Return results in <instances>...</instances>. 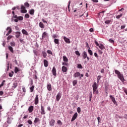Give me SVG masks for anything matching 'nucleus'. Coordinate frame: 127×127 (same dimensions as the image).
Listing matches in <instances>:
<instances>
[{
	"label": "nucleus",
	"instance_id": "obj_59",
	"mask_svg": "<svg viewBox=\"0 0 127 127\" xmlns=\"http://www.w3.org/2000/svg\"><path fill=\"white\" fill-rule=\"evenodd\" d=\"M95 43L96 46H98V47L100 46V44H99V43H98V42H97L96 41H95Z\"/></svg>",
	"mask_w": 127,
	"mask_h": 127
},
{
	"label": "nucleus",
	"instance_id": "obj_44",
	"mask_svg": "<svg viewBox=\"0 0 127 127\" xmlns=\"http://www.w3.org/2000/svg\"><path fill=\"white\" fill-rule=\"evenodd\" d=\"M10 45L12 47H14V46H15V43L14 42H10Z\"/></svg>",
	"mask_w": 127,
	"mask_h": 127
},
{
	"label": "nucleus",
	"instance_id": "obj_43",
	"mask_svg": "<svg viewBox=\"0 0 127 127\" xmlns=\"http://www.w3.org/2000/svg\"><path fill=\"white\" fill-rule=\"evenodd\" d=\"M77 83V80H74L72 81L73 86H76Z\"/></svg>",
	"mask_w": 127,
	"mask_h": 127
},
{
	"label": "nucleus",
	"instance_id": "obj_31",
	"mask_svg": "<svg viewBox=\"0 0 127 127\" xmlns=\"http://www.w3.org/2000/svg\"><path fill=\"white\" fill-rule=\"evenodd\" d=\"M54 42H55V44H57L58 45H59V39H55Z\"/></svg>",
	"mask_w": 127,
	"mask_h": 127
},
{
	"label": "nucleus",
	"instance_id": "obj_58",
	"mask_svg": "<svg viewBox=\"0 0 127 127\" xmlns=\"http://www.w3.org/2000/svg\"><path fill=\"white\" fill-rule=\"evenodd\" d=\"M58 36V35H56V34H54L52 36L53 38H57V37Z\"/></svg>",
	"mask_w": 127,
	"mask_h": 127
},
{
	"label": "nucleus",
	"instance_id": "obj_11",
	"mask_svg": "<svg viewBox=\"0 0 127 127\" xmlns=\"http://www.w3.org/2000/svg\"><path fill=\"white\" fill-rule=\"evenodd\" d=\"M49 125L50 127H54V125H55V120H54V119H51L49 121Z\"/></svg>",
	"mask_w": 127,
	"mask_h": 127
},
{
	"label": "nucleus",
	"instance_id": "obj_3",
	"mask_svg": "<svg viewBox=\"0 0 127 127\" xmlns=\"http://www.w3.org/2000/svg\"><path fill=\"white\" fill-rule=\"evenodd\" d=\"M98 84H97V82H94L93 84L92 85V88H93V94L94 95H97V94H99V90H98Z\"/></svg>",
	"mask_w": 127,
	"mask_h": 127
},
{
	"label": "nucleus",
	"instance_id": "obj_49",
	"mask_svg": "<svg viewBox=\"0 0 127 127\" xmlns=\"http://www.w3.org/2000/svg\"><path fill=\"white\" fill-rule=\"evenodd\" d=\"M109 41L110 43H112V44H114V43H115V41H114V40L109 39Z\"/></svg>",
	"mask_w": 127,
	"mask_h": 127
},
{
	"label": "nucleus",
	"instance_id": "obj_5",
	"mask_svg": "<svg viewBox=\"0 0 127 127\" xmlns=\"http://www.w3.org/2000/svg\"><path fill=\"white\" fill-rule=\"evenodd\" d=\"M73 77L74 78H78V77H79V79H81V77H84V74H80V72L77 71L73 74Z\"/></svg>",
	"mask_w": 127,
	"mask_h": 127
},
{
	"label": "nucleus",
	"instance_id": "obj_21",
	"mask_svg": "<svg viewBox=\"0 0 127 127\" xmlns=\"http://www.w3.org/2000/svg\"><path fill=\"white\" fill-rule=\"evenodd\" d=\"M62 70L63 72H66L67 71H68V69L67 68V67L65 66H63L62 67Z\"/></svg>",
	"mask_w": 127,
	"mask_h": 127
},
{
	"label": "nucleus",
	"instance_id": "obj_62",
	"mask_svg": "<svg viewBox=\"0 0 127 127\" xmlns=\"http://www.w3.org/2000/svg\"><path fill=\"white\" fill-rule=\"evenodd\" d=\"M22 90H23V92H24V93H25V92H26V89H25V87H23Z\"/></svg>",
	"mask_w": 127,
	"mask_h": 127
},
{
	"label": "nucleus",
	"instance_id": "obj_34",
	"mask_svg": "<svg viewBox=\"0 0 127 127\" xmlns=\"http://www.w3.org/2000/svg\"><path fill=\"white\" fill-rule=\"evenodd\" d=\"M105 23L106 24H110V23H112V20H107L105 21Z\"/></svg>",
	"mask_w": 127,
	"mask_h": 127
},
{
	"label": "nucleus",
	"instance_id": "obj_10",
	"mask_svg": "<svg viewBox=\"0 0 127 127\" xmlns=\"http://www.w3.org/2000/svg\"><path fill=\"white\" fill-rule=\"evenodd\" d=\"M52 74L54 76H55V77H56L57 76V71H56V68L55 67V66H54L53 67V69L52 70Z\"/></svg>",
	"mask_w": 127,
	"mask_h": 127
},
{
	"label": "nucleus",
	"instance_id": "obj_57",
	"mask_svg": "<svg viewBox=\"0 0 127 127\" xmlns=\"http://www.w3.org/2000/svg\"><path fill=\"white\" fill-rule=\"evenodd\" d=\"M98 52L100 55L103 54V51H101L100 49H98Z\"/></svg>",
	"mask_w": 127,
	"mask_h": 127
},
{
	"label": "nucleus",
	"instance_id": "obj_8",
	"mask_svg": "<svg viewBox=\"0 0 127 127\" xmlns=\"http://www.w3.org/2000/svg\"><path fill=\"white\" fill-rule=\"evenodd\" d=\"M61 97H62V94H61L60 92H59L56 96V101H57V102H59V101H60V99H61Z\"/></svg>",
	"mask_w": 127,
	"mask_h": 127
},
{
	"label": "nucleus",
	"instance_id": "obj_56",
	"mask_svg": "<svg viewBox=\"0 0 127 127\" xmlns=\"http://www.w3.org/2000/svg\"><path fill=\"white\" fill-rule=\"evenodd\" d=\"M125 28H126V25L121 26V29H125Z\"/></svg>",
	"mask_w": 127,
	"mask_h": 127
},
{
	"label": "nucleus",
	"instance_id": "obj_7",
	"mask_svg": "<svg viewBox=\"0 0 127 127\" xmlns=\"http://www.w3.org/2000/svg\"><path fill=\"white\" fill-rule=\"evenodd\" d=\"M110 99H111L113 104H114V105H116V106H118V103H117L115 97L113 96V95H110Z\"/></svg>",
	"mask_w": 127,
	"mask_h": 127
},
{
	"label": "nucleus",
	"instance_id": "obj_33",
	"mask_svg": "<svg viewBox=\"0 0 127 127\" xmlns=\"http://www.w3.org/2000/svg\"><path fill=\"white\" fill-rule=\"evenodd\" d=\"M77 67L78 69H83V66H82V64H77Z\"/></svg>",
	"mask_w": 127,
	"mask_h": 127
},
{
	"label": "nucleus",
	"instance_id": "obj_27",
	"mask_svg": "<svg viewBox=\"0 0 127 127\" xmlns=\"http://www.w3.org/2000/svg\"><path fill=\"white\" fill-rule=\"evenodd\" d=\"M39 26L40 27V28H44V24L42 22H40L39 24Z\"/></svg>",
	"mask_w": 127,
	"mask_h": 127
},
{
	"label": "nucleus",
	"instance_id": "obj_19",
	"mask_svg": "<svg viewBox=\"0 0 127 127\" xmlns=\"http://www.w3.org/2000/svg\"><path fill=\"white\" fill-rule=\"evenodd\" d=\"M82 56L83 57V59H86L88 56L87 52H86V51H84L82 54Z\"/></svg>",
	"mask_w": 127,
	"mask_h": 127
},
{
	"label": "nucleus",
	"instance_id": "obj_20",
	"mask_svg": "<svg viewBox=\"0 0 127 127\" xmlns=\"http://www.w3.org/2000/svg\"><path fill=\"white\" fill-rule=\"evenodd\" d=\"M33 109H34L33 106H31L29 107L28 111L30 114L32 113V112H33Z\"/></svg>",
	"mask_w": 127,
	"mask_h": 127
},
{
	"label": "nucleus",
	"instance_id": "obj_61",
	"mask_svg": "<svg viewBox=\"0 0 127 127\" xmlns=\"http://www.w3.org/2000/svg\"><path fill=\"white\" fill-rule=\"evenodd\" d=\"M92 0V1H93V2H96V3L99 2V0Z\"/></svg>",
	"mask_w": 127,
	"mask_h": 127
},
{
	"label": "nucleus",
	"instance_id": "obj_37",
	"mask_svg": "<svg viewBox=\"0 0 127 127\" xmlns=\"http://www.w3.org/2000/svg\"><path fill=\"white\" fill-rule=\"evenodd\" d=\"M101 78H102V76L98 75L97 78V83H99L100 82V80H101Z\"/></svg>",
	"mask_w": 127,
	"mask_h": 127
},
{
	"label": "nucleus",
	"instance_id": "obj_29",
	"mask_svg": "<svg viewBox=\"0 0 127 127\" xmlns=\"http://www.w3.org/2000/svg\"><path fill=\"white\" fill-rule=\"evenodd\" d=\"M29 13L31 14V15H34V9H32L29 10Z\"/></svg>",
	"mask_w": 127,
	"mask_h": 127
},
{
	"label": "nucleus",
	"instance_id": "obj_48",
	"mask_svg": "<svg viewBox=\"0 0 127 127\" xmlns=\"http://www.w3.org/2000/svg\"><path fill=\"white\" fill-rule=\"evenodd\" d=\"M77 113H78V114H80V113H81V108L80 107L77 108Z\"/></svg>",
	"mask_w": 127,
	"mask_h": 127
},
{
	"label": "nucleus",
	"instance_id": "obj_55",
	"mask_svg": "<svg viewBox=\"0 0 127 127\" xmlns=\"http://www.w3.org/2000/svg\"><path fill=\"white\" fill-rule=\"evenodd\" d=\"M19 41L21 43H22L23 44H24L25 42H24V41H23V39H20L19 40Z\"/></svg>",
	"mask_w": 127,
	"mask_h": 127
},
{
	"label": "nucleus",
	"instance_id": "obj_6",
	"mask_svg": "<svg viewBox=\"0 0 127 127\" xmlns=\"http://www.w3.org/2000/svg\"><path fill=\"white\" fill-rule=\"evenodd\" d=\"M21 13H26L27 12V10L25 9V6L23 5H21Z\"/></svg>",
	"mask_w": 127,
	"mask_h": 127
},
{
	"label": "nucleus",
	"instance_id": "obj_9",
	"mask_svg": "<svg viewBox=\"0 0 127 127\" xmlns=\"http://www.w3.org/2000/svg\"><path fill=\"white\" fill-rule=\"evenodd\" d=\"M39 103V98L38 97V95L37 94L34 99V104L35 105H38Z\"/></svg>",
	"mask_w": 127,
	"mask_h": 127
},
{
	"label": "nucleus",
	"instance_id": "obj_26",
	"mask_svg": "<svg viewBox=\"0 0 127 127\" xmlns=\"http://www.w3.org/2000/svg\"><path fill=\"white\" fill-rule=\"evenodd\" d=\"M62 65L63 66H66L67 67H68L69 63H68V62H64L62 63Z\"/></svg>",
	"mask_w": 127,
	"mask_h": 127
},
{
	"label": "nucleus",
	"instance_id": "obj_60",
	"mask_svg": "<svg viewBox=\"0 0 127 127\" xmlns=\"http://www.w3.org/2000/svg\"><path fill=\"white\" fill-rule=\"evenodd\" d=\"M94 56L96 58H98L99 57V56H98V54H97V53H94Z\"/></svg>",
	"mask_w": 127,
	"mask_h": 127
},
{
	"label": "nucleus",
	"instance_id": "obj_1",
	"mask_svg": "<svg viewBox=\"0 0 127 127\" xmlns=\"http://www.w3.org/2000/svg\"><path fill=\"white\" fill-rule=\"evenodd\" d=\"M115 73L117 76L118 77L119 79L122 82V83H125L126 82V79H125V77H124V74L121 73L120 71L117 69L115 70Z\"/></svg>",
	"mask_w": 127,
	"mask_h": 127
},
{
	"label": "nucleus",
	"instance_id": "obj_35",
	"mask_svg": "<svg viewBox=\"0 0 127 127\" xmlns=\"http://www.w3.org/2000/svg\"><path fill=\"white\" fill-rule=\"evenodd\" d=\"M8 49L11 53H13V48H12L11 46H9L8 47Z\"/></svg>",
	"mask_w": 127,
	"mask_h": 127
},
{
	"label": "nucleus",
	"instance_id": "obj_32",
	"mask_svg": "<svg viewBox=\"0 0 127 127\" xmlns=\"http://www.w3.org/2000/svg\"><path fill=\"white\" fill-rule=\"evenodd\" d=\"M19 71H20V70L19 69V68H18L17 67H15V69H14V72L16 74V73H17L18 72H19Z\"/></svg>",
	"mask_w": 127,
	"mask_h": 127
},
{
	"label": "nucleus",
	"instance_id": "obj_14",
	"mask_svg": "<svg viewBox=\"0 0 127 127\" xmlns=\"http://www.w3.org/2000/svg\"><path fill=\"white\" fill-rule=\"evenodd\" d=\"M6 30H8L7 33L6 34V36L9 35V34H10V33H11L12 30L11 29V28H10V27H7Z\"/></svg>",
	"mask_w": 127,
	"mask_h": 127
},
{
	"label": "nucleus",
	"instance_id": "obj_41",
	"mask_svg": "<svg viewBox=\"0 0 127 127\" xmlns=\"http://www.w3.org/2000/svg\"><path fill=\"white\" fill-rule=\"evenodd\" d=\"M6 71H8V70H9V63L7 62L6 63Z\"/></svg>",
	"mask_w": 127,
	"mask_h": 127
},
{
	"label": "nucleus",
	"instance_id": "obj_45",
	"mask_svg": "<svg viewBox=\"0 0 127 127\" xmlns=\"http://www.w3.org/2000/svg\"><path fill=\"white\" fill-rule=\"evenodd\" d=\"M24 5L25 6H26V7H29L30 5H29V3H28V2H25L24 3Z\"/></svg>",
	"mask_w": 127,
	"mask_h": 127
},
{
	"label": "nucleus",
	"instance_id": "obj_24",
	"mask_svg": "<svg viewBox=\"0 0 127 127\" xmlns=\"http://www.w3.org/2000/svg\"><path fill=\"white\" fill-rule=\"evenodd\" d=\"M98 47H99L100 49H101V50H103V49H106V48L105 47V46H104V45L102 44H100L99 46Z\"/></svg>",
	"mask_w": 127,
	"mask_h": 127
},
{
	"label": "nucleus",
	"instance_id": "obj_17",
	"mask_svg": "<svg viewBox=\"0 0 127 127\" xmlns=\"http://www.w3.org/2000/svg\"><path fill=\"white\" fill-rule=\"evenodd\" d=\"M48 34L46 32H44L42 35V38L41 39H44L46 37H47Z\"/></svg>",
	"mask_w": 127,
	"mask_h": 127
},
{
	"label": "nucleus",
	"instance_id": "obj_64",
	"mask_svg": "<svg viewBox=\"0 0 127 127\" xmlns=\"http://www.w3.org/2000/svg\"><path fill=\"white\" fill-rule=\"evenodd\" d=\"M23 127V124H20L17 126V127Z\"/></svg>",
	"mask_w": 127,
	"mask_h": 127
},
{
	"label": "nucleus",
	"instance_id": "obj_25",
	"mask_svg": "<svg viewBox=\"0 0 127 127\" xmlns=\"http://www.w3.org/2000/svg\"><path fill=\"white\" fill-rule=\"evenodd\" d=\"M20 34H21L20 32H15V34H16L15 37L16 38H19V36H20Z\"/></svg>",
	"mask_w": 127,
	"mask_h": 127
},
{
	"label": "nucleus",
	"instance_id": "obj_42",
	"mask_svg": "<svg viewBox=\"0 0 127 127\" xmlns=\"http://www.w3.org/2000/svg\"><path fill=\"white\" fill-rule=\"evenodd\" d=\"M75 54H76V55H77V56H80L81 54H80V52H79V51H76L75 52Z\"/></svg>",
	"mask_w": 127,
	"mask_h": 127
},
{
	"label": "nucleus",
	"instance_id": "obj_47",
	"mask_svg": "<svg viewBox=\"0 0 127 127\" xmlns=\"http://www.w3.org/2000/svg\"><path fill=\"white\" fill-rule=\"evenodd\" d=\"M7 124H11V121H10V118H9V117L7 118Z\"/></svg>",
	"mask_w": 127,
	"mask_h": 127
},
{
	"label": "nucleus",
	"instance_id": "obj_46",
	"mask_svg": "<svg viewBox=\"0 0 127 127\" xmlns=\"http://www.w3.org/2000/svg\"><path fill=\"white\" fill-rule=\"evenodd\" d=\"M57 123L58 125H59V126H62V122H61L60 120H58Z\"/></svg>",
	"mask_w": 127,
	"mask_h": 127
},
{
	"label": "nucleus",
	"instance_id": "obj_51",
	"mask_svg": "<svg viewBox=\"0 0 127 127\" xmlns=\"http://www.w3.org/2000/svg\"><path fill=\"white\" fill-rule=\"evenodd\" d=\"M25 18H29V17H30L29 14L28 13H26L25 15Z\"/></svg>",
	"mask_w": 127,
	"mask_h": 127
},
{
	"label": "nucleus",
	"instance_id": "obj_12",
	"mask_svg": "<svg viewBox=\"0 0 127 127\" xmlns=\"http://www.w3.org/2000/svg\"><path fill=\"white\" fill-rule=\"evenodd\" d=\"M63 38L66 43H67L68 44H70V43H71V41H70V39L66 37V36H64Z\"/></svg>",
	"mask_w": 127,
	"mask_h": 127
},
{
	"label": "nucleus",
	"instance_id": "obj_38",
	"mask_svg": "<svg viewBox=\"0 0 127 127\" xmlns=\"http://www.w3.org/2000/svg\"><path fill=\"white\" fill-rule=\"evenodd\" d=\"M34 90V85H33L30 88V91L31 93H32Z\"/></svg>",
	"mask_w": 127,
	"mask_h": 127
},
{
	"label": "nucleus",
	"instance_id": "obj_28",
	"mask_svg": "<svg viewBox=\"0 0 127 127\" xmlns=\"http://www.w3.org/2000/svg\"><path fill=\"white\" fill-rule=\"evenodd\" d=\"M63 59L64 62H68V58H67V57H66V56H63Z\"/></svg>",
	"mask_w": 127,
	"mask_h": 127
},
{
	"label": "nucleus",
	"instance_id": "obj_40",
	"mask_svg": "<svg viewBox=\"0 0 127 127\" xmlns=\"http://www.w3.org/2000/svg\"><path fill=\"white\" fill-rule=\"evenodd\" d=\"M88 52L89 53V54L92 56V55H93V51H92V50H90V49H88Z\"/></svg>",
	"mask_w": 127,
	"mask_h": 127
},
{
	"label": "nucleus",
	"instance_id": "obj_52",
	"mask_svg": "<svg viewBox=\"0 0 127 127\" xmlns=\"http://www.w3.org/2000/svg\"><path fill=\"white\" fill-rule=\"evenodd\" d=\"M27 123L29 124V125H32L33 124L32 121H31L30 120H28Z\"/></svg>",
	"mask_w": 127,
	"mask_h": 127
},
{
	"label": "nucleus",
	"instance_id": "obj_15",
	"mask_svg": "<svg viewBox=\"0 0 127 127\" xmlns=\"http://www.w3.org/2000/svg\"><path fill=\"white\" fill-rule=\"evenodd\" d=\"M77 117H78V113H77V112H76L73 116L71 122H74V121H75V120H76V119H77Z\"/></svg>",
	"mask_w": 127,
	"mask_h": 127
},
{
	"label": "nucleus",
	"instance_id": "obj_13",
	"mask_svg": "<svg viewBox=\"0 0 127 127\" xmlns=\"http://www.w3.org/2000/svg\"><path fill=\"white\" fill-rule=\"evenodd\" d=\"M41 114L42 115H45V109L44 108V106L41 104Z\"/></svg>",
	"mask_w": 127,
	"mask_h": 127
},
{
	"label": "nucleus",
	"instance_id": "obj_4",
	"mask_svg": "<svg viewBox=\"0 0 127 127\" xmlns=\"http://www.w3.org/2000/svg\"><path fill=\"white\" fill-rule=\"evenodd\" d=\"M12 19L15 22H18V20H23V17L22 16H17V15H15L12 17Z\"/></svg>",
	"mask_w": 127,
	"mask_h": 127
},
{
	"label": "nucleus",
	"instance_id": "obj_18",
	"mask_svg": "<svg viewBox=\"0 0 127 127\" xmlns=\"http://www.w3.org/2000/svg\"><path fill=\"white\" fill-rule=\"evenodd\" d=\"M39 122H40V119L38 118H35L33 123L34 126H35L38 123H39Z\"/></svg>",
	"mask_w": 127,
	"mask_h": 127
},
{
	"label": "nucleus",
	"instance_id": "obj_63",
	"mask_svg": "<svg viewBox=\"0 0 127 127\" xmlns=\"http://www.w3.org/2000/svg\"><path fill=\"white\" fill-rule=\"evenodd\" d=\"M89 31L90 32H93L94 31V29H93V28H91L89 29Z\"/></svg>",
	"mask_w": 127,
	"mask_h": 127
},
{
	"label": "nucleus",
	"instance_id": "obj_16",
	"mask_svg": "<svg viewBox=\"0 0 127 127\" xmlns=\"http://www.w3.org/2000/svg\"><path fill=\"white\" fill-rule=\"evenodd\" d=\"M47 88L48 91H52V87L51 86V84H50V83H47Z\"/></svg>",
	"mask_w": 127,
	"mask_h": 127
},
{
	"label": "nucleus",
	"instance_id": "obj_53",
	"mask_svg": "<svg viewBox=\"0 0 127 127\" xmlns=\"http://www.w3.org/2000/svg\"><path fill=\"white\" fill-rule=\"evenodd\" d=\"M97 121L98 122V124H100V123H101V117H97Z\"/></svg>",
	"mask_w": 127,
	"mask_h": 127
},
{
	"label": "nucleus",
	"instance_id": "obj_23",
	"mask_svg": "<svg viewBox=\"0 0 127 127\" xmlns=\"http://www.w3.org/2000/svg\"><path fill=\"white\" fill-rule=\"evenodd\" d=\"M22 33L24 35H29L28 32L27 31H26V30H25V29H23L22 30Z\"/></svg>",
	"mask_w": 127,
	"mask_h": 127
},
{
	"label": "nucleus",
	"instance_id": "obj_36",
	"mask_svg": "<svg viewBox=\"0 0 127 127\" xmlns=\"http://www.w3.org/2000/svg\"><path fill=\"white\" fill-rule=\"evenodd\" d=\"M17 87V83H13V85L12 86V89H15Z\"/></svg>",
	"mask_w": 127,
	"mask_h": 127
},
{
	"label": "nucleus",
	"instance_id": "obj_22",
	"mask_svg": "<svg viewBox=\"0 0 127 127\" xmlns=\"http://www.w3.org/2000/svg\"><path fill=\"white\" fill-rule=\"evenodd\" d=\"M44 66L45 67H48V61L46 60H44Z\"/></svg>",
	"mask_w": 127,
	"mask_h": 127
},
{
	"label": "nucleus",
	"instance_id": "obj_50",
	"mask_svg": "<svg viewBox=\"0 0 127 127\" xmlns=\"http://www.w3.org/2000/svg\"><path fill=\"white\" fill-rule=\"evenodd\" d=\"M13 76V71L9 73V77H12Z\"/></svg>",
	"mask_w": 127,
	"mask_h": 127
},
{
	"label": "nucleus",
	"instance_id": "obj_54",
	"mask_svg": "<svg viewBox=\"0 0 127 127\" xmlns=\"http://www.w3.org/2000/svg\"><path fill=\"white\" fill-rule=\"evenodd\" d=\"M11 38H12V36H8L7 38V40H9L10 39H11Z\"/></svg>",
	"mask_w": 127,
	"mask_h": 127
},
{
	"label": "nucleus",
	"instance_id": "obj_2",
	"mask_svg": "<svg viewBox=\"0 0 127 127\" xmlns=\"http://www.w3.org/2000/svg\"><path fill=\"white\" fill-rule=\"evenodd\" d=\"M115 73L117 76L118 77L119 79L122 82V83H125L126 82V79H125V77H124V74L121 73L120 71L117 69L115 70Z\"/></svg>",
	"mask_w": 127,
	"mask_h": 127
},
{
	"label": "nucleus",
	"instance_id": "obj_30",
	"mask_svg": "<svg viewBox=\"0 0 127 127\" xmlns=\"http://www.w3.org/2000/svg\"><path fill=\"white\" fill-rule=\"evenodd\" d=\"M42 55L44 58H46L47 56V53H46L45 51L42 52Z\"/></svg>",
	"mask_w": 127,
	"mask_h": 127
},
{
	"label": "nucleus",
	"instance_id": "obj_39",
	"mask_svg": "<svg viewBox=\"0 0 127 127\" xmlns=\"http://www.w3.org/2000/svg\"><path fill=\"white\" fill-rule=\"evenodd\" d=\"M48 54H50L51 55H53V53L50 50H48L47 51Z\"/></svg>",
	"mask_w": 127,
	"mask_h": 127
}]
</instances>
